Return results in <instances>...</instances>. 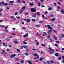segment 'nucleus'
I'll return each instance as SVG.
<instances>
[{"mask_svg": "<svg viewBox=\"0 0 64 64\" xmlns=\"http://www.w3.org/2000/svg\"><path fill=\"white\" fill-rule=\"evenodd\" d=\"M61 60V58H59L58 59V60Z\"/></svg>", "mask_w": 64, "mask_h": 64, "instance_id": "nucleus-57", "label": "nucleus"}, {"mask_svg": "<svg viewBox=\"0 0 64 64\" xmlns=\"http://www.w3.org/2000/svg\"><path fill=\"white\" fill-rule=\"evenodd\" d=\"M51 21H54L55 20V19L54 18H52L51 20Z\"/></svg>", "mask_w": 64, "mask_h": 64, "instance_id": "nucleus-24", "label": "nucleus"}, {"mask_svg": "<svg viewBox=\"0 0 64 64\" xmlns=\"http://www.w3.org/2000/svg\"><path fill=\"white\" fill-rule=\"evenodd\" d=\"M23 11L22 10H20V12L19 13L20 14H22V12H23Z\"/></svg>", "mask_w": 64, "mask_h": 64, "instance_id": "nucleus-6", "label": "nucleus"}, {"mask_svg": "<svg viewBox=\"0 0 64 64\" xmlns=\"http://www.w3.org/2000/svg\"><path fill=\"white\" fill-rule=\"evenodd\" d=\"M40 2H43V0H40Z\"/></svg>", "mask_w": 64, "mask_h": 64, "instance_id": "nucleus-60", "label": "nucleus"}, {"mask_svg": "<svg viewBox=\"0 0 64 64\" xmlns=\"http://www.w3.org/2000/svg\"><path fill=\"white\" fill-rule=\"evenodd\" d=\"M23 47L24 48H28V46H23Z\"/></svg>", "mask_w": 64, "mask_h": 64, "instance_id": "nucleus-7", "label": "nucleus"}, {"mask_svg": "<svg viewBox=\"0 0 64 64\" xmlns=\"http://www.w3.org/2000/svg\"><path fill=\"white\" fill-rule=\"evenodd\" d=\"M64 34H62V37H64Z\"/></svg>", "mask_w": 64, "mask_h": 64, "instance_id": "nucleus-59", "label": "nucleus"}, {"mask_svg": "<svg viewBox=\"0 0 64 64\" xmlns=\"http://www.w3.org/2000/svg\"><path fill=\"white\" fill-rule=\"evenodd\" d=\"M3 46H5V43L3 44Z\"/></svg>", "mask_w": 64, "mask_h": 64, "instance_id": "nucleus-62", "label": "nucleus"}, {"mask_svg": "<svg viewBox=\"0 0 64 64\" xmlns=\"http://www.w3.org/2000/svg\"><path fill=\"white\" fill-rule=\"evenodd\" d=\"M61 13H64V10L63 9H62V10H61Z\"/></svg>", "mask_w": 64, "mask_h": 64, "instance_id": "nucleus-14", "label": "nucleus"}, {"mask_svg": "<svg viewBox=\"0 0 64 64\" xmlns=\"http://www.w3.org/2000/svg\"><path fill=\"white\" fill-rule=\"evenodd\" d=\"M53 36L55 38V40H57V38L56 37V36H55V35H53Z\"/></svg>", "mask_w": 64, "mask_h": 64, "instance_id": "nucleus-5", "label": "nucleus"}, {"mask_svg": "<svg viewBox=\"0 0 64 64\" xmlns=\"http://www.w3.org/2000/svg\"><path fill=\"white\" fill-rule=\"evenodd\" d=\"M16 55V54H14L12 55V56H13V57H15V56Z\"/></svg>", "mask_w": 64, "mask_h": 64, "instance_id": "nucleus-46", "label": "nucleus"}, {"mask_svg": "<svg viewBox=\"0 0 64 64\" xmlns=\"http://www.w3.org/2000/svg\"><path fill=\"white\" fill-rule=\"evenodd\" d=\"M26 21L27 22H30V19H28L26 20Z\"/></svg>", "mask_w": 64, "mask_h": 64, "instance_id": "nucleus-9", "label": "nucleus"}, {"mask_svg": "<svg viewBox=\"0 0 64 64\" xmlns=\"http://www.w3.org/2000/svg\"><path fill=\"white\" fill-rule=\"evenodd\" d=\"M48 34H51L52 33V30H50L48 31Z\"/></svg>", "mask_w": 64, "mask_h": 64, "instance_id": "nucleus-4", "label": "nucleus"}, {"mask_svg": "<svg viewBox=\"0 0 64 64\" xmlns=\"http://www.w3.org/2000/svg\"><path fill=\"white\" fill-rule=\"evenodd\" d=\"M50 63L52 64V63H54V62L53 61H50Z\"/></svg>", "mask_w": 64, "mask_h": 64, "instance_id": "nucleus-26", "label": "nucleus"}, {"mask_svg": "<svg viewBox=\"0 0 64 64\" xmlns=\"http://www.w3.org/2000/svg\"><path fill=\"white\" fill-rule=\"evenodd\" d=\"M48 29H50V30H52V28H51V27L50 26L49 28Z\"/></svg>", "mask_w": 64, "mask_h": 64, "instance_id": "nucleus-36", "label": "nucleus"}, {"mask_svg": "<svg viewBox=\"0 0 64 64\" xmlns=\"http://www.w3.org/2000/svg\"><path fill=\"white\" fill-rule=\"evenodd\" d=\"M50 15L51 17H53V16H54V15H52V14H50Z\"/></svg>", "mask_w": 64, "mask_h": 64, "instance_id": "nucleus-34", "label": "nucleus"}, {"mask_svg": "<svg viewBox=\"0 0 64 64\" xmlns=\"http://www.w3.org/2000/svg\"><path fill=\"white\" fill-rule=\"evenodd\" d=\"M21 62L22 63H24V60H22L21 61Z\"/></svg>", "mask_w": 64, "mask_h": 64, "instance_id": "nucleus-32", "label": "nucleus"}, {"mask_svg": "<svg viewBox=\"0 0 64 64\" xmlns=\"http://www.w3.org/2000/svg\"><path fill=\"white\" fill-rule=\"evenodd\" d=\"M28 63H29V64H32V63L31 62V61H28Z\"/></svg>", "mask_w": 64, "mask_h": 64, "instance_id": "nucleus-17", "label": "nucleus"}, {"mask_svg": "<svg viewBox=\"0 0 64 64\" xmlns=\"http://www.w3.org/2000/svg\"><path fill=\"white\" fill-rule=\"evenodd\" d=\"M26 28V27H22V29H25Z\"/></svg>", "mask_w": 64, "mask_h": 64, "instance_id": "nucleus-37", "label": "nucleus"}, {"mask_svg": "<svg viewBox=\"0 0 64 64\" xmlns=\"http://www.w3.org/2000/svg\"><path fill=\"white\" fill-rule=\"evenodd\" d=\"M6 9H7L9 10V7H7L6 8Z\"/></svg>", "mask_w": 64, "mask_h": 64, "instance_id": "nucleus-52", "label": "nucleus"}, {"mask_svg": "<svg viewBox=\"0 0 64 64\" xmlns=\"http://www.w3.org/2000/svg\"><path fill=\"white\" fill-rule=\"evenodd\" d=\"M42 17L43 19H44V18H45V17L43 15H42Z\"/></svg>", "mask_w": 64, "mask_h": 64, "instance_id": "nucleus-31", "label": "nucleus"}, {"mask_svg": "<svg viewBox=\"0 0 64 64\" xmlns=\"http://www.w3.org/2000/svg\"><path fill=\"white\" fill-rule=\"evenodd\" d=\"M38 7L40 6H41V4H40V3L38 2Z\"/></svg>", "mask_w": 64, "mask_h": 64, "instance_id": "nucleus-8", "label": "nucleus"}, {"mask_svg": "<svg viewBox=\"0 0 64 64\" xmlns=\"http://www.w3.org/2000/svg\"><path fill=\"white\" fill-rule=\"evenodd\" d=\"M36 27H40V25H36Z\"/></svg>", "mask_w": 64, "mask_h": 64, "instance_id": "nucleus-20", "label": "nucleus"}, {"mask_svg": "<svg viewBox=\"0 0 64 64\" xmlns=\"http://www.w3.org/2000/svg\"><path fill=\"white\" fill-rule=\"evenodd\" d=\"M48 12H44V14H48Z\"/></svg>", "mask_w": 64, "mask_h": 64, "instance_id": "nucleus-35", "label": "nucleus"}, {"mask_svg": "<svg viewBox=\"0 0 64 64\" xmlns=\"http://www.w3.org/2000/svg\"><path fill=\"white\" fill-rule=\"evenodd\" d=\"M39 23H43V22L42 21H41L40 22H39Z\"/></svg>", "mask_w": 64, "mask_h": 64, "instance_id": "nucleus-64", "label": "nucleus"}, {"mask_svg": "<svg viewBox=\"0 0 64 64\" xmlns=\"http://www.w3.org/2000/svg\"><path fill=\"white\" fill-rule=\"evenodd\" d=\"M14 58V57L13 56V55H12L10 56V58Z\"/></svg>", "mask_w": 64, "mask_h": 64, "instance_id": "nucleus-27", "label": "nucleus"}, {"mask_svg": "<svg viewBox=\"0 0 64 64\" xmlns=\"http://www.w3.org/2000/svg\"><path fill=\"white\" fill-rule=\"evenodd\" d=\"M17 51H18V52H20V50L18 49H17Z\"/></svg>", "mask_w": 64, "mask_h": 64, "instance_id": "nucleus-45", "label": "nucleus"}, {"mask_svg": "<svg viewBox=\"0 0 64 64\" xmlns=\"http://www.w3.org/2000/svg\"><path fill=\"white\" fill-rule=\"evenodd\" d=\"M26 37H27V36H28V34H26Z\"/></svg>", "mask_w": 64, "mask_h": 64, "instance_id": "nucleus-53", "label": "nucleus"}, {"mask_svg": "<svg viewBox=\"0 0 64 64\" xmlns=\"http://www.w3.org/2000/svg\"><path fill=\"white\" fill-rule=\"evenodd\" d=\"M23 37H24V38H26V36H25V35H24L23 36Z\"/></svg>", "mask_w": 64, "mask_h": 64, "instance_id": "nucleus-41", "label": "nucleus"}, {"mask_svg": "<svg viewBox=\"0 0 64 64\" xmlns=\"http://www.w3.org/2000/svg\"><path fill=\"white\" fill-rule=\"evenodd\" d=\"M8 30H4V32H8Z\"/></svg>", "mask_w": 64, "mask_h": 64, "instance_id": "nucleus-23", "label": "nucleus"}, {"mask_svg": "<svg viewBox=\"0 0 64 64\" xmlns=\"http://www.w3.org/2000/svg\"><path fill=\"white\" fill-rule=\"evenodd\" d=\"M41 45L42 46V47H44L45 46V44H41Z\"/></svg>", "mask_w": 64, "mask_h": 64, "instance_id": "nucleus-16", "label": "nucleus"}, {"mask_svg": "<svg viewBox=\"0 0 64 64\" xmlns=\"http://www.w3.org/2000/svg\"><path fill=\"white\" fill-rule=\"evenodd\" d=\"M57 4H58L59 5H60V4H61L59 2H57Z\"/></svg>", "mask_w": 64, "mask_h": 64, "instance_id": "nucleus-47", "label": "nucleus"}, {"mask_svg": "<svg viewBox=\"0 0 64 64\" xmlns=\"http://www.w3.org/2000/svg\"><path fill=\"white\" fill-rule=\"evenodd\" d=\"M28 14V12H26L24 14L27 15Z\"/></svg>", "mask_w": 64, "mask_h": 64, "instance_id": "nucleus-25", "label": "nucleus"}, {"mask_svg": "<svg viewBox=\"0 0 64 64\" xmlns=\"http://www.w3.org/2000/svg\"><path fill=\"white\" fill-rule=\"evenodd\" d=\"M50 27V25H48L46 26V27L48 28Z\"/></svg>", "mask_w": 64, "mask_h": 64, "instance_id": "nucleus-12", "label": "nucleus"}, {"mask_svg": "<svg viewBox=\"0 0 64 64\" xmlns=\"http://www.w3.org/2000/svg\"><path fill=\"white\" fill-rule=\"evenodd\" d=\"M14 43L15 44H16V43H18V42H17V41H15L14 42Z\"/></svg>", "mask_w": 64, "mask_h": 64, "instance_id": "nucleus-30", "label": "nucleus"}, {"mask_svg": "<svg viewBox=\"0 0 64 64\" xmlns=\"http://www.w3.org/2000/svg\"><path fill=\"white\" fill-rule=\"evenodd\" d=\"M8 28V26H6L5 27V28H4V29H7V28Z\"/></svg>", "mask_w": 64, "mask_h": 64, "instance_id": "nucleus-55", "label": "nucleus"}, {"mask_svg": "<svg viewBox=\"0 0 64 64\" xmlns=\"http://www.w3.org/2000/svg\"><path fill=\"white\" fill-rule=\"evenodd\" d=\"M36 14H34L32 15V16L33 17H36Z\"/></svg>", "mask_w": 64, "mask_h": 64, "instance_id": "nucleus-21", "label": "nucleus"}, {"mask_svg": "<svg viewBox=\"0 0 64 64\" xmlns=\"http://www.w3.org/2000/svg\"><path fill=\"white\" fill-rule=\"evenodd\" d=\"M37 14L38 15H40V13L39 12H38L37 13Z\"/></svg>", "mask_w": 64, "mask_h": 64, "instance_id": "nucleus-38", "label": "nucleus"}, {"mask_svg": "<svg viewBox=\"0 0 64 64\" xmlns=\"http://www.w3.org/2000/svg\"><path fill=\"white\" fill-rule=\"evenodd\" d=\"M26 52H28L29 51V50H28L27 49H26Z\"/></svg>", "mask_w": 64, "mask_h": 64, "instance_id": "nucleus-51", "label": "nucleus"}, {"mask_svg": "<svg viewBox=\"0 0 64 64\" xmlns=\"http://www.w3.org/2000/svg\"><path fill=\"white\" fill-rule=\"evenodd\" d=\"M47 37H48V39H49V38H50V36L48 35L47 36Z\"/></svg>", "mask_w": 64, "mask_h": 64, "instance_id": "nucleus-39", "label": "nucleus"}, {"mask_svg": "<svg viewBox=\"0 0 64 64\" xmlns=\"http://www.w3.org/2000/svg\"><path fill=\"white\" fill-rule=\"evenodd\" d=\"M50 53L52 54V53H54L55 52V51L54 50L51 49L50 50Z\"/></svg>", "mask_w": 64, "mask_h": 64, "instance_id": "nucleus-2", "label": "nucleus"}, {"mask_svg": "<svg viewBox=\"0 0 64 64\" xmlns=\"http://www.w3.org/2000/svg\"><path fill=\"white\" fill-rule=\"evenodd\" d=\"M56 42V43H59V41H57Z\"/></svg>", "mask_w": 64, "mask_h": 64, "instance_id": "nucleus-61", "label": "nucleus"}, {"mask_svg": "<svg viewBox=\"0 0 64 64\" xmlns=\"http://www.w3.org/2000/svg\"><path fill=\"white\" fill-rule=\"evenodd\" d=\"M11 18H12V19H13V18H14V16H12L11 17Z\"/></svg>", "mask_w": 64, "mask_h": 64, "instance_id": "nucleus-49", "label": "nucleus"}, {"mask_svg": "<svg viewBox=\"0 0 64 64\" xmlns=\"http://www.w3.org/2000/svg\"><path fill=\"white\" fill-rule=\"evenodd\" d=\"M24 44H27V42H24Z\"/></svg>", "mask_w": 64, "mask_h": 64, "instance_id": "nucleus-48", "label": "nucleus"}, {"mask_svg": "<svg viewBox=\"0 0 64 64\" xmlns=\"http://www.w3.org/2000/svg\"><path fill=\"white\" fill-rule=\"evenodd\" d=\"M36 20L34 19H32V21H36Z\"/></svg>", "mask_w": 64, "mask_h": 64, "instance_id": "nucleus-29", "label": "nucleus"}, {"mask_svg": "<svg viewBox=\"0 0 64 64\" xmlns=\"http://www.w3.org/2000/svg\"><path fill=\"white\" fill-rule=\"evenodd\" d=\"M32 50L34 51H36V49L35 48H33L32 49Z\"/></svg>", "mask_w": 64, "mask_h": 64, "instance_id": "nucleus-44", "label": "nucleus"}, {"mask_svg": "<svg viewBox=\"0 0 64 64\" xmlns=\"http://www.w3.org/2000/svg\"><path fill=\"white\" fill-rule=\"evenodd\" d=\"M55 55L56 56H59V54L58 53H56L55 54Z\"/></svg>", "mask_w": 64, "mask_h": 64, "instance_id": "nucleus-11", "label": "nucleus"}, {"mask_svg": "<svg viewBox=\"0 0 64 64\" xmlns=\"http://www.w3.org/2000/svg\"><path fill=\"white\" fill-rule=\"evenodd\" d=\"M53 31H54V32H55V33H57V31H56V30H53Z\"/></svg>", "mask_w": 64, "mask_h": 64, "instance_id": "nucleus-22", "label": "nucleus"}, {"mask_svg": "<svg viewBox=\"0 0 64 64\" xmlns=\"http://www.w3.org/2000/svg\"><path fill=\"white\" fill-rule=\"evenodd\" d=\"M17 19H20V17H19V16H17Z\"/></svg>", "mask_w": 64, "mask_h": 64, "instance_id": "nucleus-58", "label": "nucleus"}, {"mask_svg": "<svg viewBox=\"0 0 64 64\" xmlns=\"http://www.w3.org/2000/svg\"><path fill=\"white\" fill-rule=\"evenodd\" d=\"M57 8L58 9H60V8L59 6H58L57 7Z\"/></svg>", "mask_w": 64, "mask_h": 64, "instance_id": "nucleus-40", "label": "nucleus"}, {"mask_svg": "<svg viewBox=\"0 0 64 64\" xmlns=\"http://www.w3.org/2000/svg\"><path fill=\"white\" fill-rule=\"evenodd\" d=\"M52 10V9L50 7L48 8V10H50V11H51Z\"/></svg>", "mask_w": 64, "mask_h": 64, "instance_id": "nucleus-18", "label": "nucleus"}, {"mask_svg": "<svg viewBox=\"0 0 64 64\" xmlns=\"http://www.w3.org/2000/svg\"><path fill=\"white\" fill-rule=\"evenodd\" d=\"M42 58H40V61H42Z\"/></svg>", "mask_w": 64, "mask_h": 64, "instance_id": "nucleus-56", "label": "nucleus"}, {"mask_svg": "<svg viewBox=\"0 0 64 64\" xmlns=\"http://www.w3.org/2000/svg\"><path fill=\"white\" fill-rule=\"evenodd\" d=\"M8 5V4L7 3H6L4 4V6H7V5Z\"/></svg>", "mask_w": 64, "mask_h": 64, "instance_id": "nucleus-15", "label": "nucleus"}, {"mask_svg": "<svg viewBox=\"0 0 64 64\" xmlns=\"http://www.w3.org/2000/svg\"><path fill=\"white\" fill-rule=\"evenodd\" d=\"M34 56L37 57V59H38L39 58V56H38L37 54H34Z\"/></svg>", "mask_w": 64, "mask_h": 64, "instance_id": "nucleus-3", "label": "nucleus"}, {"mask_svg": "<svg viewBox=\"0 0 64 64\" xmlns=\"http://www.w3.org/2000/svg\"><path fill=\"white\" fill-rule=\"evenodd\" d=\"M25 6H24L22 7V9L23 10L22 11H23L24 9H25Z\"/></svg>", "mask_w": 64, "mask_h": 64, "instance_id": "nucleus-10", "label": "nucleus"}, {"mask_svg": "<svg viewBox=\"0 0 64 64\" xmlns=\"http://www.w3.org/2000/svg\"><path fill=\"white\" fill-rule=\"evenodd\" d=\"M24 22H22V24H24Z\"/></svg>", "mask_w": 64, "mask_h": 64, "instance_id": "nucleus-50", "label": "nucleus"}, {"mask_svg": "<svg viewBox=\"0 0 64 64\" xmlns=\"http://www.w3.org/2000/svg\"><path fill=\"white\" fill-rule=\"evenodd\" d=\"M17 14H18V12H16L15 13V15H17Z\"/></svg>", "mask_w": 64, "mask_h": 64, "instance_id": "nucleus-42", "label": "nucleus"}, {"mask_svg": "<svg viewBox=\"0 0 64 64\" xmlns=\"http://www.w3.org/2000/svg\"><path fill=\"white\" fill-rule=\"evenodd\" d=\"M20 48L21 49H23V48L22 46H20Z\"/></svg>", "mask_w": 64, "mask_h": 64, "instance_id": "nucleus-43", "label": "nucleus"}, {"mask_svg": "<svg viewBox=\"0 0 64 64\" xmlns=\"http://www.w3.org/2000/svg\"><path fill=\"white\" fill-rule=\"evenodd\" d=\"M9 47H10V48H11V47H12V46H11V45H9Z\"/></svg>", "mask_w": 64, "mask_h": 64, "instance_id": "nucleus-63", "label": "nucleus"}, {"mask_svg": "<svg viewBox=\"0 0 64 64\" xmlns=\"http://www.w3.org/2000/svg\"><path fill=\"white\" fill-rule=\"evenodd\" d=\"M29 5L30 6H32V4L31 3H30Z\"/></svg>", "mask_w": 64, "mask_h": 64, "instance_id": "nucleus-54", "label": "nucleus"}, {"mask_svg": "<svg viewBox=\"0 0 64 64\" xmlns=\"http://www.w3.org/2000/svg\"><path fill=\"white\" fill-rule=\"evenodd\" d=\"M62 63H64V59L62 60Z\"/></svg>", "mask_w": 64, "mask_h": 64, "instance_id": "nucleus-28", "label": "nucleus"}, {"mask_svg": "<svg viewBox=\"0 0 64 64\" xmlns=\"http://www.w3.org/2000/svg\"><path fill=\"white\" fill-rule=\"evenodd\" d=\"M17 3H20V0H17Z\"/></svg>", "mask_w": 64, "mask_h": 64, "instance_id": "nucleus-33", "label": "nucleus"}, {"mask_svg": "<svg viewBox=\"0 0 64 64\" xmlns=\"http://www.w3.org/2000/svg\"><path fill=\"white\" fill-rule=\"evenodd\" d=\"M24 55L26 56H28V53H26L24 54Z\"/></svg>", "mask_w": 64, "mask_h": 64, "instance_id": "nucleus-13", "label": "nucleus"}, {"mask_svg": "<svg viewBox=\"0 0 64 64\" xmlns=\"http://www.w3.org/2000/svg\"><path fill=\"white\" fill-rule=\"evenodd\" d=\"M10 3H14V1H10Z\"/></svg>", "mask_w": 64, "mask_h": 64, "instance_id": "nucleus-19", "label": "nucleus"}, {"mask_svg": "<svg viewBox=\"0 0 64 64\" xmlns=\"http://www.w3.org/2000/svg\"><path fill=\"white\" fill-rule=\"evenodd\" d=\"M31 11L32 12H35L36 11V9L33 8H31Z\"/></svg>", "mask_w": 64, "mask_h": 64, "instance_id": "nucleus-1", "label": "nucleus"}]
</instances>
